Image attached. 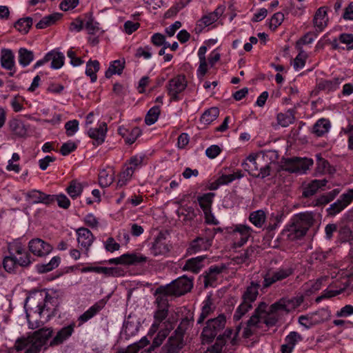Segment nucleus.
I'll return each instance as SVG.
<instances>
[{
  "mask_svg": "<svg viewBox=\"0 0 353 353\" xmlns=\"http://www.w3.org/2000/svg\"><path fill=\"white\" fill-rule=\"evenodd\" d=\"M52 333L51 327L39 329L27 338L17 339L14 345L15 349L17 351L25 350V353H39Z\"/></svg>",
  "mask_w": 353,
  "mask_h": 353,
  "instance_id": "nucleus-1",
  "label": "nucleus"
},
{
  "mask_svg": "<svg viewBox=\"0 0 353 353\" xmlns=\"http://www.w3.org/2000/svg\"><path fill=\"white\" fill-rule=\"evenodd\" d=\"M168 314V308H157L154 312V321L148 332V334H152L159 329L157 336L153 340L154 347L160 346L174 327V323L170 319L166 320Z\"/></svg>",
  "mask_w": 353,
  "mask_h": 353,
  "instance_id": "nucleus-2",
  "label": "nucleus"
},
{
  "mask_svg": "<svg viewBox=\"0 0 353 353\" xmlns=\"http://www.w3.org/2000/svg\"><path fill=\"white\" fill-rule=\"evenodd\" d=\"M54 298L46 294L43 301L38 303L37 310L32 314L26 313L29 328L37 329L43 322L48 321L54 314Z\"/></svg>",
  "mask_w": 353,
  "mask_h": 353,
  "instance_id": "nucleus-3",
  "label": "nucleus"
},
{
  "mask_svg": "<svg viewBox=\"0 0 353 353\" xmlns=\"http://www.w3.org/2000/svg\"><path fill=\"white\" fill-rule=\"evenodd\" d=\"M267 157L261 154H251L241 163L243 169L254 177L265 178L270 175V168Z\"/></svg>",
  "mask_w": 353,
  "mask_h": 353,
  "instance_id": "nucleus-4",
  "label": "nucleus"
},
{
  "mask_svg": "<svg viewBox=\"0 0 353 353\" xmlns=\"http://www.w3.org/2000/svg\"><path fill=\"white\" fill-rule=\"evenodd\" d=\"M281 310L279 307H274V303L268 309L265 303H261L255 310L254 315L260 319V324L264 329L276 325L281 316Z\"/></svg>",
  "mask_w": 353,
  "mask_h": 353,
  "instance_id": "nucleus-5",
  "label": "nucleus"
},
{
  "mask_svg": "<svg viewBox=\"0 0 353 353\" xmlns=\"http://www.w3.org/2000/svg\"><path fill=\"white\" fill-rule=\"evenodd\" d=\"M313 223V216L310 213H300L294 216L293 223L290 228V238H301L303 236Z\"/></svg>",
  "mask_w": 353,
  "mask_h": 353,
  "instance_id": "nucleus-6",
  "label": "nucleus"
},
{
  "mask_svg": "<svg viewBox=\"0 0 353 353\" xmlns=\"http://www.w3.org/2000/svg\"><path fill=\"white\" fill-rule=\"evenodd\" d=\"M252 232V228L245 224H236L227 228V232L235 247H241L246 243Z\"/></svg>",
  "mask_w": 353,
  "mask_h": 353,
  "instance_id": "nucleus-7",
  "label": "nucleus"
},
{
  "mask_svg": "<svg viewBox=\"0 0 353 353\" xmlns=\"http://www.w3.org/2000/svg\"><path fill=\"white\" fill-rule=\"evenodd\" d=\"M312 164V159L295 157L287 159L284 162L283 168L288 172L302 174H305Z\"/></svg>",
  "mask_w": 353,
  "mask_h": 353,
  "instance_id": "nucleus-8",
  "label": "nucleus"
},
{
  "mask_svg": "<svg viewBox=\"0 0 353 353\" xmlns=\"http://www.w3.org/2000/svg\"><path fill=\"white\" fill-rule=\"evenodd\" d=\"M173 296H179L190 291L193 286L192 279L182 276L165 285Z\"/></svg>",
  "mask_w": 353,
  "mask_h": 353,
  "instance_id": "nucleus-9",
  "label": "nucleus"
},
{
  "mask_svg": "<svg viewBox=\"0 0 353 353\" xmlns=\"http://www.w3.org/2000/svg\"><path fill=\"white\" fill-rule=\"evenodd\" d=\"M188 85L185 75L178 74L169 80L166 88L168 94L173 101L179 100V94L183 92Z\"/></svg>",
  "mask_w": 353,
  "mask_h": 353,
  "instance_id": "nucleus-10",
  "label": "nucleus"
},
{
  "mask_svg": "<svg viewBox=\"0 0 353 353\" xmlns=\"http://www.w3.org/2000/svg\"><path fill=\"white\" fill-rule=\"evenodd\" d=\"M224 10L225 7L223 6H219L213 12L203 15L196 22L195 27L196 32L200 33L205 28L215 23L223 14Z\"/></svg>",
  "mask_w": 353,
  "mask_h": 353,
  "instance_id": "nucleus-11",
  "label": "nucleus"
},
{
  "mask_svg": "<svg viewBox=\"0 0 353 353\" xmlns=\"http://www.w3.org/2000/svg\"><path fill=\"white\" fill-rule=\"evenodd\" d=\"M32 263L30 256L25 254L23 256H6L3 260V267L9 273L14 272L18 266L27 267Z\"/></svg>",
  "mask_w": 353,
  "mask_h": 353,
  "instance_id": "nucleus-12",
  "label": "nucleus"
},
{
  "mask_svg": "<svg viewBox=\"0 0 353 353\" xmlns=\"http://www.w3.org/2000/svg\"><path fill=\"white\" fill-rule=\"evenodd\" d=\"M184 345L183 333L177 329L163 347V353H179Z\"/></svg>",
  "mask_w": 353,
  "mask_h": 353,
  "instance_id": "nucleus-13",
  "label": "nucleus"
},
{
  "mask_svg": "<svg viewBox=\"0 0 353 353\" xmlns=\"http://www.w3.org/2000/svg\"><path fill=\"white\" fill-rule=\"evenodd\" d=\"M77 241L82 250L85 251L86 256H88L90 248L94 241L93 234L85 228H80L76 230Z\"/></svg>",
  "mask_w": 353,
  "mask_h": 353,
  "instance_id": "nucleus-14",
  "label": "nucleus"
},
{
  "mask_svg": "<svg viewBox=\"0 0 353 353\" xmlns=\"http://www.w3.org/2000/svg\"><path fill=\"white\" fill-rule=\"evenodd\" d=\"M108 132V125L105 122H98L97 127L90 128L87 134L94 141V145H99L104 143Z\"/></svg>",
  "mask_w": 353,
  "mask_h": 353,
  "instance_id": "nucleus-15",
  "label": "nucleus"
},
{
  "mask_svg": "<svg viewBox=\"0 0 353 353\" xmlns=\"http://www.w3.org/2000/svg\"><path fill=\"white\" fill-rule=\"evenodd\" d=\"M29 250L35 256H43L50 254L52 250L50 244L41 239H32L28 243Z\"/></svg>",
  "mask_w": 353,
  "mask_h": 353,
  "instance_id": "nucleus-16",
  "label": "nucleus"
},
{
  "mask_svg": "<svg viewBox=\"0 0 353 353\" xmlns=\"http://www.w3.org/2000/svg\"><path fill=\"white\" fill-rule=\"evenodd\" d=\"M327 10L328 8L325 6L320 7L314 15L312 23L317 32H323L327 26L329 21Z\"/></svg>",
  "mask_w": 353,
  "mask_h": 353,
  "instance_id": "nucleus-17",
  "label": "nucleus"
},
{
  "mask_svg": "<svg viewBox=\"0 0 353 353\" xmlns=\"http://www.w3.org/2000/svg\"><path fill=\"white\" fill-rule=\"evenodd\" d=\"M292 273V270L290 268H279L272 273H268L264 277L263 287L268 288L277 281H282Z\"/></svg>",
  "mask_w": 353,
  "mask_h": 353,
  "instance_id": "nucleus-18",
  "label": "nucleus"
},
{
  "mask_svg": "<svg viewBox=\"0 0 353 353\" xmlns=\"http://www.w3.org/2000/svg\"><path fill=\"white\" fill-rule=\"evenodd\" d=\"M243 176L241 170H238L232 174H222L216 180L210 183L208 188L210 190H216L222 185H228L236 179H241Z\"/></svg>",
  "mask_w": 353,
  "mask_h": 353,
  "instance_id": "nucleus-19",
  "label": "nucleus"
},
{
  "mask_svg": "<svg viewBox=\"0 0 353 353\" xmlns=\"http://www.w3.org/2000/svg\"><path fill=\"white\" fill-rule=\"evenodd\" d=\"M26 201L32 203H45L48 204L53 201V196L46 194L37 190H31L24 194Z\"/></svg>",
  "mask_w": 353,
  "mask_h": 353,
  "instance_id": "nucleus-20",
  "label": "nucleus"
},
{
  "mask_svg": "<svg viewBox=\"0 0 353 353\" xmlns=\"http://www.w3.org/2000/svg\"><path fill=\"white\" fill-rule=\"evenodd\" d=\"M213 236L207 238L198 237L192 241L188 249V252L194 254L197 252L208 250L212 243Z\"/></svg>",
  "mask_w": 353,
  "mask_h": 353,
  "instance_id": "nucleus-21",
  "label": "nucleus"
},
{
  "mask_svg": "<svg viewBox=\"0 0 353 353\" xmlns=\"http://www.w3.org/2000/svg\"><path fill=\"white\" fill-rule=\"evenodd\" d=\"M118 133L124 139L127 144L131 145L141 136V130L138 127L127 128L122 125L119 127Z\"/></svg>",
  "mask_w": 353,
  "mask_h": 353,
  "instance_id": "nucleus-22",
  "label": "nucleus"
},
{
  "mask_svg": "<svg viewBox=\"0 0 353 353\" xmlns=\"http://www.w3.org/2000/svg\"><path fill=\"white\" fill-rule=\"evenodd\" d=\"M343 81L342 78H333L331 79H320L316 83V88L326 93L336 91L339 89Z\"/></svg>",
  "mask_w": 353,
  "mask_h": 353,
  "instance_id": "nucleus-23",
  "label": "nucleus"
},
{
  "mask_svg": "<svg viewBox=\"0 0 353 353\" xmlns=\"http://www.w3.org/2000/svg\"><path fill=\"white\" fill-rule=\"evenodd\" d=\"M74 323H71L62 327L50 341V345L57 346L62 344L72 336L74 331Z\"/></svg>",
  "mask_w": 353,
  "mask_h": 353,
  "instance_id": "nucleus-24",
  "label": "nucleus"
},
{
  "mask_svg": "<svg viewBox=\"0 0 353 353\" xmlns=\"http://www.w3.org/2000/svg\"><path fill=\"white\" fill-rule=\"evenodd\" d=\"M303 299L301 296L293 297L292 299H282L274 303V307H279L281 312H291L303 303Z\"/></svg>",
  "mask_w": 353,
  "mask_h": 353,
  "instance_id": "nucleus-25",
  "label": "nucleus"
},
{
  "mask_svg": "<svg viewBox=\"0 0 353 353\" xmlns=\"http://www.w3.org/2000/svg\"><path fill=\"white\" fill-rule=\"evenodd\" d=\"M303 340L302 336L296 332H290L285 338L281 347L282 353H292L295 346Z\"/></svg>",
  "mask_w": 353,
  "mask_h": 353,
  "instance_id": "nucleus-26",
  "label": "nucleus"
},
{
  "mask_svg": "<svg viewBox=\"0 0 353 353\" xmlns=\"http://www.w3.org/2000/svg\"><path fill=\"white\" fill-rule=\"evenodd\" d=\"M155 296L154 304L157 308H168L169 307V297L173 296L171 295L168 290V288L164 286L159 287L154 294Z\"/></svg>",
  "mask_w": 353,
  "mask_h": 353,
  "instance_id": "nucleus-27",
  "label": "nucleus"
},
{
  "mask_svg": "<svg viewBox=\"0 0 353 353\" xmlns=\"http://www.w3.org/2000/svg\"><path fill=\"white\" fill-rule=\"evenodd\" d=\"M205 255L199 256L191 258L186 261L185 264L183 267V271H189L194 274H198L205 266Z\"/></svg>",
  "mask_w": 353,
  "mask_h": 353,
  "instance_id": "nucleus-28",
  "label": "nucleus"
},
{
  "mask_svg": "<svg viewBox=\"0 0 353 353\" xmlns=\"http://www.w3.org/2000/svg\"><path fill=\"white\" fill-rule=\"evenodd\" d=\"M260 323V319L254 314L252 315L248 321L247 326L243 332V337L248 339L253 334L259 333L260 330L263 331Z\"/></svg>",
  "mask_w": 353,
  "mask_h": 353,
  "instance_id": "nucleus-29",
  "label": "nucleus"
},
{
  "mask_svg": "<svg viewBox=\"0 0 353 353\" xmlns=\"http://www.w3.org/2000/svg\"><path fill=\"white\" fill-rule=\"evenodd\" d=\"M125 265H143L150 261L149 257L140 252L125 253Z\"/></svg>",
  "mask_w": 353,
  "mask_h": 353,
  "instance_id": "nucleus-30",
  "label": "nucleus"
},
{
  "mask_svg": "<svg viewBox=\"0 0 353 353\" xmlns=\"http://www.w3.org/2000/svg\"><path fill=\"white\" fill-rule=\"evenodd\" d=\"M150 251L154 256H162L167 254L170 252V248L164 239L158 237L153 242Z\"/></svg>",
  "mask_w": 353,
  "mask_h": 353,
  "instance_id": "nucleus-31",
  "label": "nucleus"
},
{
  "mask_svg": "<svg viewBox=\"0 0 353 353\" xmlns=\"http://www.w3.org/2000/svg\"><path fill=\"white\" fill-rule=\"evenodd\" d=\"M48 61H51L50 68L53 70H59L64 64L65 56L58 49L52 50L47 53Z\"/></svg>",
  "mask_w": 353,
  "mask_h": 353,
  "instance_id": "nucleus-32",
  "label": "nucleus"
},
{
  "mask_svg": "<svg viewBox=\"0 0 353 353\" xmlns=\"http://www.w3.org/2000/svg\"><path fill=\"white\" fill-rule=\"evenodd\" d=\"M1 65L8 70H12L15 68L14 55L10 49H2L1 52Z\"/></svg>",
  "mask_w": 353,
  "mask_h": 353,
  "instance_id": "nucleus-33",
  "label": "nucleus"
},
{
  "mask_svg": "<svg viewBox=\"0 0 353 353\" xmlns=\"http://www.w3.org/2000/svg\"><path fill=\"white\" fill-rule=\"evenodd\" d=\"M223 268L217 265L211 266L204 274L205 286H212L217 280L218 276L222 272Z\"/></svg>",
  "mask_w": 353,
  "mask_h": 353,
  "instance_id": "nucleus-34",
  "label": "nucleus"
},
{
  "mask_svg": "<svg viewBox=\"0 0 353 353\" xmlns=\"http://www.w3.org/2000/svg\"><path fill=\"white\" fill-rule=\"evenodd\" d=\"M8 250L9 254L12 256H23L25 254H29L26 251L25 245L21 241L20 239H16L12 242H10L8 245Z\"/></svg>",
  "mask_w": 353,
  "mask_h": 353,
  "instance_id": "nucleus-35",
  "label": "nucleus"
},
{
  "mask_svg": "<svg viewBox=\"0 0 353 353\" xmlns=\"http://www.w3.org/2000/svg\"><path fill=\"white\" fill-rule=\"evenodd\" d=\"M103 308V304L96 303L90 307H89L85 312H83L78 319L79 325L85 323L92 318H93L97 313H99Z\"/></svg>",
  "mask_w": 353,
  "mask_h": 353,
  "instance_id": "nucleus-36",
  "label": "nucleus"
},
{
  "mask_svg": "<svg viewBox=\"0 0 353 353\" xmlns=\"http://www.w3.org/2000/svg\"><path fill=\"white\" fill-rule=\"evenodd\" d=\"M125 60L117 59L110 63L108 69L105 72L106 78H110L114 74H121L125 68Z\"/></svg>",
  "mask_w": 353,
  "mask_h": 353,
  "instance_id": "nucleus-37",
  "label": "nucleus"
},
{
  "mask_svg": "<svg viewBox=\"0 0 353 353\" xmlns=\"http://www.w3.org/2000/svg\"><path fill=\"white\" fill-rule=\"evenodd\" d=\"M259 286L260 285L258 283L252 281L243 293V300L252 304L256 299L259 294Z\"/></svg>",
  "mask_w": 353,
  "mask_h": 353,
  "instance_id": "nucleus-38",
  "label": "nucleus"
},
{
  "mask_svg": "<svg viewBox=\"0 0 353 353\" xmlns=\"http://www.w3.org/2000/svg\"><path fill=\"white\" fill-rule=\"evenodd\" d=\"M145 154H137L130 157L126 167L128 169H131V171L134 173L135 171L139 170L145 165Z\"/></svg>",
  "mask_w": 353,
  "mask_h": 353,
  "instance_id": "nucleus-39",
  "label": "nucleus"
},
{
  "mask_svg": "<svg viewBox=\"0 0 353 353\" xmlns=\"http://www.w3.org/2000/svg\"><path fill=\"white\" fill-rule=\"evenodd\" d=\"M327 183L326 180H314L309 183L304 188L303 195L309 197L314 195L321 188Z\"/></svg>",
  "mask_w": 353,
  "mask_h": 353,
  "instance_id": "nucleus-40",
  "label": "nucleus"
},
{
  "mask_svg": "<svg viewBox=\"0 0 353 353\" xmlns=\"http://www.w3.org/2000/svg\"><path fill=\"white\" fill-rule=\"evenodd\" d=\"M214 196L215 194L213 192H208L198 196L197 201L203 212L212 209Z\"/></svg>",
  "mask_w": 353,
  "mask_h": 353,
  "instance_id": "nucleus-41",
  "label": "nucleus"
},
{
  "mask_svg": "<svg viewBox=\"0 0 353 353\" xmlns=\"http://www.w3.org/2000/svg\"><path fill=\"white\" fill-rule=\"evenodd\" d=\"M266 214L262 210L252 212L249 216L250 221L256 228H261L265 222Z\"/></svg>",
  "mask_w": 353,
  "mask_h": 353,
  "instance_id": "nucleus-42",
  "label": "nucleus"
},
{
  "mask_svg": "<svg viewBox=\"0 0 353 353\" xmlns=\"http://www.w3.org/2000/svg\"><path fill=\"white\" fill-rule=\"evenodd\" d=\"M214 309L212 301L210 296H208L202 303L201 312L197 323H201L214 311Z\"/></svg>",
  "mask_w": 353,
  "mask_h": 353,
  "instance_id": "nucleus-43",
  "label": "nucleus"
},
{
  "mask_svg": "<svg viewBox=\"0 0 353 353\" xmlns=\"http://www.w3.org/2000/svg\"><path fill=\"white\" fill-rule=\"evenodd\" d=\"M100 64L97 60H90L86 63L85 74L94 83L97 79V72L99 70Z\"/></svg>",
  "mask_w": 353,
  "mask_h": 353,
  "instance_id": "nucleus-44",
  "label": "nucleus"
},
{
  "mask_svg": "<svg viewBox=\"0 0 353 353\" xmlns=\"http://www.w3.org/2000/svg\"><path fill=\"white\" fill-rule=\"evenodd\" d=\"M83 189V186L81 182L73 180L70 181L68 187L66 188V192L72 199H75L81 196Z\"/></svg>",
  "mask_w": 353,
  "mask_h": 353,
  "instance_id": "nucleus-45",
  "label": "nucleus"
},
{
  "mask_svg": "<svg viewBox=\"0 0 353 353\" xmlns=\"http://www.w3.org/2000/svg\"><path fill=\"white\" fill-rule=\"evenodd\" d=\"M34 60V54L32 51L28 50L26 48H21L19 50V63L22 67H26L30 64Z\"/></svg>",
  "mask_w": 353,
  "mask_h": 353,
  "instance_id": "nucleus-46",
  "label": "nucleus"
},
{
  "mask_svg": "<svg viewBox=\"0 0 353 353\" xmlns=\"http://www.w3.org/2000/svg\"><path fill=\"white\" fill-rule=\"evenodd\" d=\"M278 125L281 127H288L294 121V116L292 110H288L285 112H280L276 116Z\"/></svg>",
  "mask_w": 353,
  "mask_h": 353,
  "instance_id": "nucleus-47",
  "label": "nucleus"
},
{
  "mask_svg": "<svg viewBox=\"0 0 353 353\" xmlns=\"http://www.w3.org/2000/svg\"><path fill=\"white\" fill-rule=\"evenodd\" d=\"M330 128L328 120L321 119L316 121L313 127V132L318 137H321L327 133Z\"/></svg>",
  "mask_w": 353,
  "mask_h": 353,
  "instance_id": "nucleus-48",
  "label": "nucleus"
},
{
  "mask_svg": "<svg viewBox=\"0 0 353 353\" xmlns=\"http://www.w3.org/2000/svg\"><path fill=\"white\" fill-rule=\"evenodd\" d=\"M328 279L329 276H323L315 281H310L306 283V289L310 293H314L325 285Z\"/></svg>",
  "mask_w": 353,
  "mask_h": 353,
  "instance_id": "nucleus-49",
  "label": "nucleus"
},
{
  "mask_svg": "<svg viewBox=\"0 0 353 353\" xmlns=\"http://www.w3.org/2000/svg\"><path fill=\"white\" fill-rule=\"evenodd\" d=\"M61 14L53 13L43 17L37 23V28L39 29H44L54 24L57 21L60 19Z\"/></svg>",
  "mask_w": 353,
  "mask_h": 353,
  "instance_id": "nucleus-50",
  "label": "nucleus"
},
{
  "mask_svg": "<svg viewBox=\"0 0 353 353\" xmlns=\"http://www.w3.org/2000/svg\"><path fill=\"white\" fill-rule=\"evenodd\" d=\"M219 114V110L217 108H211L202 114L201 117V121L206 125L211 123L214 121Z\"/></svg>",
  "mask_w": 353,
  "mask_h": 353,
  "instance_id": "nucleus-51",
  "label": "nucleus"
},
{
  "mask_svg": "<svg viewBox=\"0 0 353 353\" xmlns=\"http://www.w3.org/2000/svg\"><path fill=\"white\" fill-rule=\"evenodd\" d=\"M313 323L314 325L323 323L330 318V312L327 309L321 308L312 313Z\"/></svg>",
  "mask_w": 353,
  "mask_h": 353,
  "instance_id": "nucleus-52",
  "label": "nucleus"
},
{
  "mask_svg": "<svg viewBox=\"0 0 353 353\" xmlns=\"http://www.w3.org/2000/svg\"><path fill=\"white\" fill-rule=\"evenodd\" d=\"M61 258L58 256H53L49 263L38 265V271L41 273L50 272L59 266Z\"/></svg>",
  "mask_w": 353,
  "mask_h": 353,
  "instance_id": "nucleus-53",
  "label": "nucleus"
},
{
  "mask_svg": "<svg viewBox=\"0 0 353 353\" xmlns=\"http://www.w3.org/2000/svg\"><path fill=\"white\" fill-rule=\"evenodd\" d=\"M307 57V53L302 48H300L299 52L294 59L293 64L294 68L296 71L300 70L305 66Z\"/></svg>",
  "mask_w": 353,
  "mask_h": 353,
  "instance_id": "nucleus-54",
  "label": "nucleus"
},
{
  "mask_svg": "<svg viewBox=\"0 0 353 353\" xmlns=\"http://www.w3.org/2000/svg\"><path fill=\"white\" fill-rule=\"evenodd\" d=\"M32 24V20L30 17H26L19 19L14 23V28L22 33H27Z\"/></svg>",
  "mask_w": 353,
  "mask_h": 353,
  "instance_id": "nucleus-55",
  "label": "nucleus"
},
{
  "mask_svg": "<svg viewBox=\"0 0 353 353\" xmlns=\"http://www.w3.org/2000/svg\"><path fill=\"white\" fill-rule=\"evenodd\" d=\"M160 114V108L158 105H155L151 108L148 112L145 122L147 125H151L154 124L159 119Z\"/></svg>",
  "mask_w": 353,
  "mask_h": 353,
  "instance_id": "nucleus-56",
  "label": "nucleus"
},
{
  "mask_svg": "<svg viewBox=\"0 0 353 353\" xmlns=\"http://www.w3.org/2000/svg\"><path fill=\"white\" fill-rule=\"evenodd\" d=\"M219 332V330L212 326L209 327V325L206 323L201 334L203 341L207 343L211 342L216 337Z\"/></svg>",
  "mask_w": 353,
  "mask_h": 353,
  "instance_id": "nucleus-57",
  "label": "nucleus"
},
{
  "mask_svg": "<svg viewBox=\"0 0 353 353\" xmlns=\"http://www.w3.org/2000/svg\"><path fill=\"white\" fill-rule=\"evenodd\" d=\"M219 332V330L212 326L209 327V325L206 323L201 334L203 341L207 343L211 342L216 337Z\"/></svg>",
  "mask_w": 353,
  "mask_h": 353,
  "instance_id": "nucleus-58",
  "label": "nucleus"
},
{
  "mask_svg": "<svg viewBox=\"0 0 353 353\" xmlns=\"http://www.w3.org/2000/svg\"><path fill=\"white\" fill-rule=\"evenodd\" d=\"M133 174L134 172L131 171V169L126 167L119 175L117 186L123 187L125 185L131 180Z\"/></svg>",
  "mask_w": 353,
  "mask_h": 353,
  "instance_id": "nucleus-59",
  "label": "nucleus"
},
{
  "mask_svg": "<svg viewBox=\"0 0 353 353\" xmlns=\"http://www.w3.org/2000/svg\"><path fill=\"white\" fill-rule=\"evenodd\" d=\"M225 316L224 314H220L216 318L208 320L206 323L209 325V327L212 326L220 331L225 327Z\"/></svg>",
  "mask_w": 353,
  "mask_h": 353,
  "instance_id": "nucleus-60",
  "label": "nucleus"
},
{
  "mask_svg": "<svg viewBox=\"0 0 353 353\" xmlns=\"http://www.w3.org/2000/svg\"><path fill=\"white\" fill-rule=\"evenodd\" d=\"M252 308V304L244 301L241 304H240L236 308L235 313L234 314V319L235 321H239L241 319V317L245 314L250 309Z\"/></svg>",
  "mask_w": 353,
  "mask_h": 353,
  "instance_id": "nucleus-61",
  "label": "nucleus"
},
{
  "mask_svg": "<svg viewBox=\"0 0 353 353\" xmlns=\"http://www.w3.org/2000/svg\"><path fill=\"white\" fill-rule=\"evenodd\" d=\"M255 253L254 248L252 247H250L247 248L243 253L240 254L239 256H237L236 261L237 263H249L252 259Z\"/></svg>",
  "mask_w": 353,
  "mask_h": 353,
  "instance_id": "nucleus-62",
  "label": "nucleus"
},
{
  "mask_svg": "<svg viewBox=\"0 0 353 353\" xmlns=\"http://www.w3.org/2000/svg\"><path fill=\"white\" fill-rule=\"evenodd\" d=\"M347 206L339 197V199L335 201L334 203L330 205V206L327 208V212L331 216H335L336 214L341 212Z\"/></svg>",
  "mask_w": 353,
  "mask_h": 353,
  "instance_id": "nucleus-63",
  "label": "nucleus"
},
{
  "mask_svg": "<svg viewBox=\"0 0 353 353\" xmlns=\"http://www.w3.org/2000/svg\"><path fill=\"white\" fill-rule=\"evenodd\" d=\"M285 19L284 14L281 12H277L273 14L270 19V28L274 30L281 25Z\"/></svg>",
  "mask_w": 353,
  "mask_h": 353,
  "instance_id": "nucleus-64",
  "label": "nucleus"
}]
</instances>
